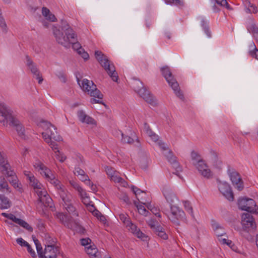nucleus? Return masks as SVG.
<instances>
[{
  "label": "nucleus",
  "mask_w": 258,
  "mask_h": 258,
  "mask_svg": "<svg viewBox=\"0 0 258 258\" xmlns=\"http://www.w3.org/2000/svg\"><path fill=\"white\" fill-rule=\"evenodd\" d=\"M238 206L239 209L248 213H258V208H256L255 202L252 199L240 198L238 201Z\"/></svg>",
  "instance_id": "6e6552de"
},
{
  "label": "nucleus",
  "mask_w": 258,
  "mask_h": 258,
  "mask_svg": "<svg viewBox=\"0 0 258 258\" xmlns=\"http://www.w3.org/2000/svg\"><path fill=\"white\" fill-rule=\"evenodd\" d=\"M122 139L121 141L124 143L132 144L134 143V139L128 136H124V134L121 133Z\"/></svg>",
  "instance_id": "f704fd0d"
},
{
  "label": "nucleus",
  "mask_w": 258,
  "mask_h": 258,
  "mask_svg": "<svg viewBox=\"0 0 258 258\" xmlns=\"http://www.w3.org/2000/svg\"><path fill=\"white\" fill-rule=\"evenodd\" d=\"M120 220L123 223V224L127 227L129 224H131L130 218L128 215L124 214H120L119 215Z\"/></svg>",
  "instance_id": "c756f323"
},
{
  "label": "nucleus",
  "mask_w": 258,
  "mask_h": 258,
  "mask_svg": "<svg viewBox=\"0 0 258 258\" xmlns=\"http://www.w3.org/2000/svg\"><path fill=\"white\" fill-rule=\"evenodd\" d=\"M82 202H83L84 204L86 205V207L87 208V209L90 212H92V213L96 210L95 206L93 205H91L90 203L89 204H86L84 202L82 201Z\"/></svg>",
  "instance_id": "6e6d98bb"
},
{
  "label": "nucleus",
  "mask_w": 258,
  "mask_h": 258,
  "mask_svg": "<svg viewBox=\"0 0 258 258\" xmlns=\"http://www.w3.org/2000/svg\"><path fill=\"white\" fill-rule=\"evenodd\" d=\"M215 1L218 5L222 7H226L227 9H230V6L226 0H215Z\"/></svg>",
  "instance_id": "c03bdc74"
},
{
  "label": "nucleus",
  "mask_w": 258,
  "mask_h": 258,
  "mask_svg": "<svg viewBox=\"0 0 258 258\" xmlns=\"http://www.w3.org/2000/svg\"><path fill=\"white\" fill-rule=\"evenodd\" d=\"M17 242L21 245V246H26L28 245V243L23 240L22 238H19L17 239Z\"/></svg>",
  "instance_id": "052dcab7"
},
{
  "label": "nucleus",
  "mask_w": 258,
  "mask_h": 258,
  "mask_svg": "<svg viewBox=\"0 0 258 258\" xmlns=\"http://www.w3.org/2000/svg\"><path fill=\"white\" fill-rule=\"evenodd\" d=\"M33 240L35 244L37 253L38 254V256L42 257V252L44 250L42 249V247L39 240L36 238V237L34 236H32Z\"/></svg>",
  "instance_id": "c85d7f7f"
},
{
  "label": "nucleus",
  "mask_w": 258,
  "mask_h": 258,
  "mask_svg": "<svg viewBox=\"0 0 258 258\" xmlns=\"http://www.w3.org/2000/svg\"><path fill=\"white\" fill-rule=\"evenodd\" d=\"M26 247H27V250L30 253L32 257H33V258H36V254L35 253V252L34 251V250L32 249L29 244H28V245L26 246Z\"/></svg>",
  "instance_id": "680f3d73"
},
{
  "label": "nucleus",
  "mask_w": 258,
  "mask_h": 258,
  "mask_svg": "<svg viewBox=\"0 0 258 258\" xmlns=\"http://www.w3.org/2000/svg\"><path fill=\"white\" fill-rule=\"evenodd\" d=\"M45 247L46 246H51V247H56L55 243L56 242V239L50 236L49 235H46L45 236Z\"/></svg>",
  "instance_id": "cd10ccee"
},
{
  "label": "nucleus",
  "mask_w": 258,
  "mask_h": 258,
  "mask_svg": "<svg viewBox=\"0 0 258 258\" xmlns=\"http://www.w3.org/2000/svg\"><path fill=\"white\" fill-rule=\"evenodd\" d=\"M0 26L3 29V31L5 33L7 32V26L4 18L2 16V14H0Z\"/></svg>",
  "instance_id": "4c0bfd02"
},
{
  "label": "nucleus",
  "mask_w": 258,
  "mask_h": 258,
  "mask_svg": "<svg viewBox=\"0 0 258 258\" xmlns=\"http://www.w3.org/2000/svg\"><path fill=\"white\" fill-rule=\"evenodd\" d=\"M226 244L228 245L233 251H236L237 247L234 243H233L231 240H228L227 243H226Z\"/></svg>",
  "instance_id": "e2e57ef3"
},
{
  "label": "nucleus",
  "mask_w": 258,
  "mask_h": 258,
  "mask_svg": "<svg viewBox=\"0 0 258 258\" xmlns=\"http://www.w3.org/2000/svg\"><path fill=\"white\" fill-rule=\"evenodd\" d=\"M191 157L192 160L193 161V163H197L198 162H199V161L203 160L201 158L200 155L198 154L197 152H195V151H192L191 152Z\"/></svg>",
  "instance_id": "7c9ffc66"
},
{
  "label": "nucleus",
  "mask_w": 258,
  "mask_h": 258,
  "mask_svg": "<svg viewBox=\"0 0 258 258\" xmlns=\"http://www.w3.org/2000/svg\"><path fill=\"white\" fill-rule=\"evenodd\" d=\"M27 61V66L30 70L31 73L36 76L37 79L38 80V83L41 84L43 81V78L40 75V72L37 66L34 63L33 61L31 59L29 56H26Z\"/></svg>",
  "instance_id": "f3484780"
},
{
  "label": "nucleus",
  "mask_w": 258,
  "mask_h": 258,
  "mask_svg": "<svg viewBox=\"0 0 258 258\" xmlns=\"http://www.w3.org/2000/svg\"><path fill=\"white\" fill-rule=\"evenodd\" d=\"M69 182L71 186L77 190L79 195H81V187L79 185V184L74 180H70Z\"/></svg>",
  "instance_id": "72a5a7b5"
},
{
  "label": "nucleus",
  "mask_w": 258,
  "mask_h": 258,
  "mask_svg": "<svg viewBox=\"0 0 258 258\" xmlns=\"http://www.w3.org/2000/svg\"><path fill=\"white\" fill-rule=\"evenodd\" d=\"M82 90L88 95L93 97L90 99L92 104L99 103L106 106L103 101V95L96 87V85L92 81L85 79L82 81Z\"/></svg>",
  "instance_id": "f03ea898"
},
{
  "label": "nucleus",
  "mask_w": 258,
  "mask_h": 258,
  "mask_svg": "<svg viewBox=\"0 0 258 258\" xmlns=\"http://www.w3.org/2000/svg\"><path fill=\"white\" fill-rule=\"evenodd\" d=\"M251 32L253 36L258 34V27L256 26H255V25H252L251 26Z\"/></svg>",
  "instance_id": "774afa93"
},
{
  "label": "nucleus",
  "mask_w": 258,
  "mask_h": 258,
  "mask_svg": "<svg viewBox=\"0 0 258 258\" xmlns=\"http://www.w3.org/2000/svg\"><path fill=\"white\" fill-rule=\"evenodd\" d=\"M147 207L156 216H157L158 217H159V218L161 217V215L159 213V210L157 208H156V207H153L151 208V206H150V205L149 206H148Z\"/></svg>",
  "instance_id": "603ef678"
},
{
  "label": "nucleus",
  "mask_w": 258,
  "mask_h": 258,
  "mask_svg": "<svg viewBox=\"0 0 258 258\" xmlns=\"http://www.w3.org/2000/svg\"><path fill=\"white\" fill-rule=\"evenodd\" d=\"M70 197L71 196L67 194L64 195V198H61L64 203L63 206L69 213L72 214L71 216L72 219V217H74L75 219H79L77 218L79 217V213L76 212V208L73 205Z\"/></svg>",
  "instance_id": "9b49d317"
},
{
  "label": "nucleus",
  "mask_w": 258,
  "mask_h": 258,
  "mask_svg": "<svg viewBox=\"0 0 258 258\" xmlns=\"http://www.w3.org/2000/svg\"><path fill=\"white\" fill-rule=\"evenodd\" d=\"M211 158L213 162H217L218 161V154L214 151L210 152Z\"/></svg>",
  "instance_id": "5fc2aeb1"
},
{
  "label": "nucleus",
  "mask_w": 258,
  "mask_h": 258,
  "mask_svg": "<svg viewBox=\"0 0 258 258\" xmlns=\"http://www.w3.org/2000/svg\"><path fill=\"white\" fill-rule=\"evenodd\" d=\"M82 122L89 125H97L96 121L92 117L85 114L83 111H82Z\"/></svg>",
  "instance_id": "b1692460"
},
{
  "label": "nucleus",
  "mask_w": 258,
  "mask_h": 258,
  "mask_svg": "<svg viewBox=\"0 0 258 258\" xmlns=\"http://www.w3.org/2000/svg\"><path fill=\"white\" fill-rule=\"evenodd\" d=\"M139 213L141 215L147 216L149 212L146 209L143 205L137 206Z\"/></svg>",
  "instance_id": "79ce46f5"
},
{
  "label": "nucleus",
  "mask_w": 258,
  "mask_h": 258,
  "mask_svg": "<svg viewBox=\"0 0 258 258\" xmlns=\"http://www.w3.org/2000/svg\"><path fill=\"white\" fill-rule=\"evenodd\" d=\"M120 199L121 200H122V201H123L126 204L128 205V204H131V202H130L129 198L125 194H122L121 195V196L120 197Z\"/></svg>",
  "instance_id": "4d7b16f0"
},
{
  "label": "nucleus",
  "mask_w": 258,
  "mask_h": 258,
  "mask_svg": "<svg viewBox=\"0 0 258 258\" xmlns=\"http://www.w3.org/2000/svg\"><path fill=\"white\" fill-rule=\"evenodd\" d=\"M252 45L254 47L253 50L250 51V54L251 56L253 57H254L255 58L258 59V49L256 48L255 44L254 43H252Z\"/></svg>",
  "instance_id": "de8ad7c7"
},
{
  "label": "nucleus",
  "mask_w": 258,
  "mask_h": 258,
  "mask_svg": "<svg viewBox=\"0 0 258 258\" xmlns=\"http://www.w3.org/2000/svg\"><path fill=\"white\" fill-rule=\"evenodd\" d=\"M229 175L235 188H237L239 191L242 190L244 187L243 182L239 174L235 171L230 172L229 170Z\"/></svg>",
  "instance_id": "4468645a"
},
{
  "label": "nucleus",
  "mask_w": 258,
  "mask_h": 258,
  "mask_svg": "<svg viewBox=\"0 0 258 258\" xmlns=\"http://www.w3.org/2000/svg\"><path fill=\"white\" fill-rule=\"evenodd\" d=\"M241 224L244 230L249 232L256 229V225L253 216L249 213H243L241 216Z\"/></svg>",
  "instance_id": "1a4fd4ad"
},
{
  "label": "nucleus",
  "mask_w": 258,
  "mask_h": 258,
  "mask_svg": "<svg viewBox=\"0 0 258 258\" xmlns=\"http://www.w3.org/2000/svg\"><path fill=\"white\" fill-rule=\"evenodd\" d=\"M167 4H174L176 5L181 6L183 5V2L181 0H164Z\"/></svg>",
  "instance_id": "864d4df0"
},
{
  "label": "nucleus",
  "mask_w": 258,
  "mask_h": 258,
  "mask_svg": "<svg viewBox=\"0 0 258 258\" xmlns=\"http://www.w3.org/2000/svg\"><path fill=\"white\" fill-rule=\"evenodd\" d=\"M105 171L107 173V174L111 177L115 173V170L114 169L111 167L106 166L105 167Z\"/></svg>",
  "instance_id": "3c124183"
},
{
  "label": "nucleus",
  "mask_w": 258,
  "mask_h": 258,
  "mask_svg": "<svg viewBox=\"0 0 258 258\" xmlns=\"http://www.w3.org/2000/svg\"><path fill=\"white\" fill-rule=\"evenodd\" d=\"M4 111L0 114V121L4 122V123H5L6 120L7 123L9 121L11 125L16 127V130L18 135L21 138H24V129L20 123L19 121L12 115L8 109L4 110ZM4 125H5V124L4 123Z\"/></svg>",
  "instance_id": "20e7f679"
},
{
  "label": "nucleus",
  "mask_w": 258,
  "mask_h": 258,
  "mask_svg": "<svg viewBox=\"0 0 258 258\" xmlns=\"http://www.w3.org/2000/svg\"><path fill=\"white\" fill-rule=\"evenodd\" d=\"M110 179L111 180L114 181L115 182L118 183L121 182L122 180V178L121 177H118L116 175H114V174L110 177Z\"/></svg>",
  "instance_id": "0e129e2a"
},
{
  "label": "nucleus",
  "mask_w": 258,
  "mask_h": 258,
  "mask_svg": "<svg viewBox=\"0 0 258 258\" xmlns=\"http://www.w3.org/2000/svg\"><path fill=\"white\" fill-rule=\"evenodd\" d=\"M86 186H87L90 189L92 190H94L95 188L94 187V184L93 182L90 180V179L85 181L84 182Z\"/></svg>",
  "instance_id": "bf43d9fd"
},
{
  "label": "nucleus",
  "mask_w": 258,
  "mask_h": 258,
  "mask_svg": "<svg viewBox=\"0 0 258 258\" xmlns=\"http://www.w3.org/2000/svg\"><path fill=\"white\" fill-rule=\"evenodd\" d=\"M82 58L84 59L85 61L88 60L89 58V54L85 51V50L82 48Z\"/></svg>",
  "instance_id": "13d9d810"
},
{
  "label": "nucleus",
  "mask_w": 258,
  "mask_h": 258,
  "mask_svg": "<svg viewBox=\"0 0 258 258\" xmlns=\"http://www.w3.org/2000/svg\"><path fill=\"white\" fill-rule=\"evenodd\" d=\"M36 192L39 197L37 201L38 204L42 203L45 207H49L53 210L54 208L53 201L45 189L36 190Z\"/></svg>",
  "instance_id": "9d476101"
},
{
  "label": "nucleus",
  "mask_w": 258,
  "mask_h": 258,
  "mask_svg": "<svg viewBox=\"0 0 258 258\" xmlns=\"http://www.w3.org/2000/svg\"><path fill=\"white\" fill-rule=\"evenodd\" d=\"M169 219L174 224L179 226L180 221L185 219V214L183 210L175 205L170 206V211L168 213H165Z\"/></svg>",
  "instance_id": "0eeeda50"
},
{
  "label": "nucleus",
  "mask_w": 258,
  "mask_h": 258,
  "mask_svg": "<svg viewBox=\"0 0 258 258\" xmlns=\"http://www.w3.org/2000/svg\"><path fill=\"white\" fill-rule=\"evenodd\" d=\"M151 228L159 237L164 240L168 239V235L165 232V229L161 225H156L154 224H149Z\"/></svg>",
  "instance_id": "4be33fe9"
},
{
  "label": "nucleus",
  "mask_w": 258,
  "mask_h": 258,
  "mask_svg": "<svg viewBox=\"0 0 258 258\" xmlns=\"http://www.w3.org/2000/svg\"><path fill=\"white\" fill-rule=\"evenodd\" d=\"M138 94L147 103L153 106L156 104V101L154 100V97L145 87H144L142 90L139 91Z\"/></svg>",
  "instance_id": "6ab92c4d"
},
{
  "label": "nucleus",
  "mask_w": 258,
  "mask_h": 258,
  "mask_svg": "<svg viewBox=\"0 0 258 258\" xmlns=\"http://www.w3.org/2000/svg\"><path fill=\"white\" fill-rule=\"evenodd\" d=\"M163 194L167 201L170 204V206L173 205L176 203L178 199L175 195L170 189L164 188Z\"/></svg>",
  "instance_id": "5701e85b"
},
{
  "label": "nucleus",
  "mask_w": 258,
  "mask_h": 258,
  "mask_svg": "<svg viewBox=\"0 0 258 258\" xmlns=\"http://www.w3.org/2000/svg\"><path fill=\"white\" fill-rule=\"evenodd\" d=\"M51 184H52L54 187L57 188L58 193L59 195L60 198H64V196L67 193L66 191L64 186L61 183L60 181L56 179L54 175L50 178L48 180Z\"/></svg>",
  "instance_id": "aec40b11"
},
{
  "label": "nucleus",
  "mask_w": 258,
  "mask_h": 258,
  "mask_svg": "<svg viewBox=\"0 0 258 258\" xmlns=\"http://www.w3.org/2000/svg\"><path fill=\"white\" fill-rule=\"evenodd\" d=\"M91 239L89 237L82 238V246H84L85 247L91 245L93 244Z\"/></svg>",
  "instance_id": "e433bc0d"
},
{
  "label": "nucleus",
  "mask_w": 258,
  "mask_h": 258,
  "mask_svg": "<svg viewBox=\"0 0 258 258\" xmlns=\"http://www.w3.org/2000/svg\"><path fill=\"white\" fill-rule=\"evenodd\" d=\"M51 140L52 139L56 141H59L61 140V137L57 134V131L55 132L50 134Z\"/></svg>",
  "instance_id": "8fccbe9b"
},
{
  "label": "nucleus",
  "mask_w": 258,
  "mask_h": 258,
  "mask_svg": "<svg viewBox=\"0 0 258 258\" xmlns=\"http://www.w3.org/2000/svg\"><path fill=\"white\" fill-rule=\"evenodd\" d=\"M127 227H129L130 228V230L134 234H136L138 230H140V229L138 228L137 225L133 224L132 222L131 224H129Z\"/></svg>",
  "instance_id": "09e8293b"
},
{
  "label": "nucleus",
  "mask_w": 258,
  "mask_h": 258,
  "mask_svg": "<svg viewBox=\"0 0 258 258\" xmlns=\"http://www.w3.org/2000/svg\"><path fill=\"white\" fill-rule=\"evenodd\" d=\"M11 201L3 195L0 196V209H8L11 207Z\"/></svg>",
  "instance_id": "393cba45"
},
{
  "label": "nucleus",
  "mask_w": 258,
  "mask_h": 258,
  "mask_svg": "<svg viewBox=\"0 0 258 258\" xmlns=\"http://www.w3.org/2000/svg\"><path fill=\"white\" fill-rule=\"evenodd\" d=\"M194 165L196 166L199 172L204 177L210 178L212 176L211 170L203 160L199 161L197 163H194Z\"/></svg>",
  "instance_id": "ddd939ff"
},
{
  "label": "nucleus",
  "mask_w": 258,
  "mask_h": 258,
  "mask_svg": "<svg viewBox=\"0 0 258 258\" xmlns=\"http://www.w3.org/2000/svg\"><path fill=\"white\" fill-rule=\"evenodd\" d=\"M52 29L55 40L58 44L66 48L72 46L75 51L79 55L81 54V44L78 41L75 32L67 21L61 20L59 28L53 26Z\"/></svg>",
  "instance_id": "f257e3e1"
},
{
  "label": "nucleus",
  "mask_w": 258,
  "mask_h": 258,
  "mask_svg": "<svg viewBox=\"0 0 258 258\" xmlns=\"http://www.w3.org/2000/svg\"><path fill=\"white\" fill-rule=\"evenodd\" d=\"M42 137L47 143H49L51 141L50 134L46 130L45 132L42 133Z\"/></svg>",
  "instance_id": "49530a36"
},
{
  "label": "nucleus",
  "mask_w": 258,
  "mask_h": 258,
  "mask_svg": "<svg viewBox=\"0 0 258 258\" xmlns=\"http://www.w3.org/2000/svg\"><path fill=\"white\" fill-rule=\"evenodd\" d=\"M30 182L34 189L41 190L42 184L36 179L34 176H29Z\"/></svg>",
  "instance_id": "bb28decb"
},
{
  "label": "nucleus",
  "mask_w": 258,
  "mask_h": 258,
  "mask_svg": "<svg viewBox=\"0 0 258 258\" xmlns=\"http://www.w3.org/2000/svg\"><path fill=\"white\" fill-rule=\"evenodd\" d=\"M183 203L185 210L191 215V216L192 217H194L193 214V209L190 205V202L188 201H185L183 202Z\"/></svg>",
  "instance_id": "2f4dec72"
},
{
  "label": "nucleus",
  "mask_w": 258,
  "mask_h": 258,
  "mask_svg": "<svg viewBox=\"0 0 258 258\" xmlns=\"http://www.w3.org/2000/svg\"><path fill=\"white\" fill-rule=\"evenodd\" d=\"M95 56L101 66L111 78L112 80L114 82H117L118 80L117 73L115 70L114 66L111 63V61L108 59L107 57L99 50L95 51Z\"/></svg>",
  "instance_id": "7ed1b4c3"
},
{
  "label": "nucleus",
  "mask_w": 258,
  "mask_h": 258,
  "mask_svg": "<svg viewBox=\"0 0 258 258\" xmlns=\"http://www.w3.org/2000/svg\"><path fill=\"white\" fill-rule=\"evenodd\" d=\"M46 166L42 163L40 161H37L34 164V167L36 169H38V171L42 170V169H44V168Z\"/></svg>",
  "instance_id": "a18cd8bd"
},
{
  "label": "nucleus",
  "mask_w": 258,
  "mask_h": 258,
  "mask_svg": "<svg viewBox=\"0 0 258 258\" xmlns=\"http://www.w3.org/2000/svg\"><path fill=\"white\" fill-rule=\"evenodd\" d=\"M42 170H45V173H44L43 175H44V176L48 180H49L50 178L53 176V175L51 173V170L46 166H45L44 168V169H42Z\"/></svg>",
  "instance_id": "a19ab883"
},
{
  "label": "nucleus",
  "mask_w": 258,
  "mask_h": 258,
  "mask_svg": "<svg viewBox=\"0 0 258 258\" xmlns=\"http://www.w3.org/2000/svg\"><path fill=\"white\" fill-rule=\"evenodd\" d=\"M56 154V158L60 162H63L66 159V156L62 153H61L58 150L55 152Z\"/></svg>",
  "instance_id": "c9c22d12"
},
{
  "label": "nucleus",
  "mask_w": 258,
  "mask_h": 258,
  "mask_svg": "<svg viewBox=\"0 0 258 258\" xmlns=\"http://www.w3.org/2000/svg\"><path fill=\"white\" fill-rule=\"evenodd\" d=\"M57 217L63 224L71 229L75 233H81V225L79 219H75L74 217L69 218L67 215L62 213H59L57 214Z\"/></svg>",
  "instance_id": "423d86ee"
},
{
  "label": "nucleus",
  "mask_w": 258,
  "mask_h": 258,
  "mask_svg": "<svg viewBox=\"0 0 258 258\" xmlns=\"http://www.w3.org/2000/svg\"><path fill=\"white\" fill-rule=\"evenodd\" d=\"M85 250L90 258H102L101 253L94 243L85 247Z\"/></svg>",
  "instance_id": "412c9836"
},
{
  "label": "nucleus",
  "mask_w": 258,
  "mask_h": 258,
  "mask_svg": "<svg viewBox=\"0 0 258 258\" xmlns=\"http://www.w3.org/2000/svg\"><path fill=\"white\" fill-rule=\"evenodd\" d=\"M165 157L168 162L176 170V172H173V173L178 176L179 173L182 171V167L180 166L179 163L177 161L176 157L173 155L171 150H169L167 154L165 155Z\"/></svg>",
  "instance_id": "2eb2a0df"
},
{
  "label": "nucleus",
  "mask_w": 258,
  "mask_h": 258,
  "mask_svg": "<svg viewBox=\"0 0 258 258\" xmlns=\"http://www.w3.org/2000/svg\"><path fill=\"white\" fill-rule=\"evenodd\" d=\"M132 87L133 89L137 92L138 93L139 92V91L142 89L144 87L143 86V83L138 79L134 80L131 83Z\"/></svg>",
  "instance_id": "a878e982"
},
{
  "label": "nucleus",
  "mask_w": 258,
  "mask_h": 258,
  "mask_svg": "<svg viewBox=\"0 0 258 258\" xmlns=\"http://www.w3.org/2000/svg\"><path fill=\"white\" fill-rule=\"evenodd\" d=\"M162 72L163 76L168 83L169 85L171 86L174 90V93L180 99H183L184 98L183 94L181 91L179 84L176 80L174 78L170 69L168 67H163L162 68Z\"/></svg>",
  "instance_id": "39448f33"
},
{
  "label": "nucleus",
  "mask_w": 258,
  "mask_h": 258,
  "mask_svg": "<svg viewBox=\"0 0 258 258\" xmlns=\"http://www.w3.org/2000/svg\"><path fill=\"white\" fill-rule=\"evenodd\" d=\"M42 13L43 15L46 18L47 17L48 15L50 14V12L48 9L45 7H43L42 9Z\"/></svg>",
  "instance_id": "69168bd1"
},
{
  "label": "nucleus",
  "mask_w": 258,
  "mask_h": 258,
  "mask_svg": "<svg viewBox=\"0 0 258 258\" xmlns=\"http://www.w3.org/2000/svg\"><path fill=\"white\" fill-rule=\"evenodd\" d=\"M7 178L9 182L14 186V188H20L18 183V179L15 172L10 168V169L2 173Z\"/></svg>",
  "instance_id": "a211bd4d"
},
{
  "label": "nucleus",
  "mask_w": 258,
  "mask_h": 258,
  "mask_svg": "<svg viewBox=\"0 0 258 258\" xmlns=\"http://www.w3.org/2000/svg\"><path fill=\"white\" fill-rule=\"evenodd\" d=\"M4 189H6L9 192H10V191L9 190V185L5 181V178H3L1 181H0V190H3Z\"/></svg>",
  "instance_id": "58836bf2"
},
{
  "label": "nucleus",
  "mask_w": 258,
  "mask_h": 258,
  "mask_svg": "<svg viewBox=\"0 0 258 258\" xmlns=\"http://www.w3.org/2000/svg\"><path fill=\"white\" fill-rule=\"evenodd\" d=\"M18 224L23 227V228H25L26 229L28 230L30 232L33 231V228L30 225H29L26 222L22 219L20 220V222H19Z\"/></svg>",
  "instance_id": "473e14b6"
},
{
  "label": "nucleus",
  "mask_w": 258,
  "mask_h": 258,
  "mask_svg": "<svg viewBox=\"0 0 258 258\" xmlns=\"http://www.w3.org/2000/svg\"><path fill=\"white\" fill-rule=\"evenodd\" d=\"M9 219L12 220L13 222L18 224V223L20 222V220L21 219L17 218L14 215L12 214H10Z\"/></svg>",
  "instance_id": "338daca9"
},
{
  "label": "nucleus",
  "mask_w": 258,
  "mask_h": 258,
  "mask_svg": "<svg viewBox=\"0 0 258 258\" xmlns=\"http://www.w3.org/2000/svg\"><path fill=\"white\" fill-rule=\"evenodd\" d=\"M59 253L58 246H46L42 252V256L39 258H56Z\"/></svg>",
  "instance_id": "dca6fc26"
},
{
  "label": "nucleus",
  "mask_w": 258,
  "mask_h": 258,
  "mask_svg": "<svg viewBox=\"0 0 258 258\" xmlns=\"http://www.w3.org/2000/svg\"><path fill=\"white\" fill-rule=\"evenodd\" d=\"M218 189L220 192L229 201L234 200V195L230 186L226 182L219 181Z\"/></svg>",
  "instance_id": "f8f14e48"
},
{
  "label": "nucleus",
  "mask_w": 258,
  "mask_h": 258,
  "mask_svg": "<svg viewBox=\"0 0 258 258\" xmlns=\"http://www.w3.org/2000/svg\"><path fill=\"white\" fill-rule=\"evenodd\" d=\"M138 238H141L143 241H147L148 236L143 233L141 230H138L135 234Z\"/></svg>",
  "instance_id": "37998d69"
},
{
  "label": "nucleus",
  "mask_w": 258,
  "mask_h": 258,
  "mask_svg": "<svg viewBox=\"0 0 258 258\" xmlns=\"http://www.w3.org/2000/svg\"><path fill=\"white\" fill-rule=\"evenodd\" d=\"M45 125L47 126L46 131L49 134L54 133L56 131V128L50 123L45 122Z\"/></svg>",
  "instance_id": "ea45409f"
}]
</instances>
